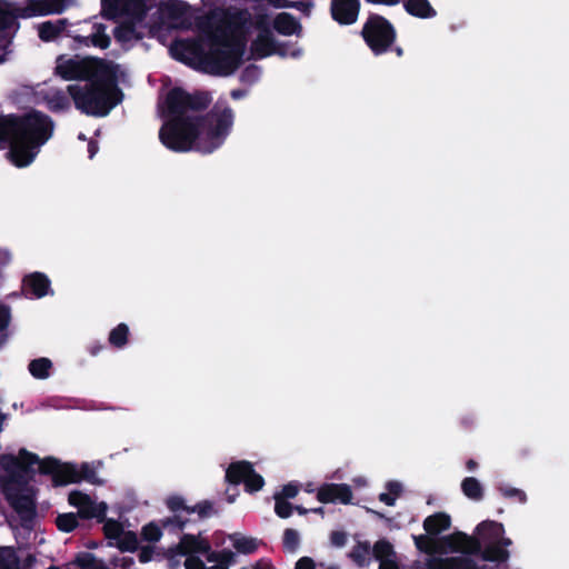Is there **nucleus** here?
Wrapping results in <instances>:
<instances>
[{"instance_id": "obj_1", "label": "nucleus", "mask_w": 569, "mask_h": 569, "mask_svg": "<svg viewBox=\"0 0 569 569\" xmlns=\"http://www.w3.org/2000/svg\"><path fill=\"white\" fill-rule=\"evenodd\" d=\"M211 103L209 92H187L181 87L170 89L164 99V116L168 118L159 130L160 142L174 152L192 149L211 153L220 148L229 136L234 113L226 106H214L200 117L186 116L188 111L206 110Z\"/></svg>"}, {"instance_id": "obj_2", "label": "nucleus", "mask_w": 569, "mask_h": 569, "mask_svg": "<svg viewBox=\"0 0 569 569\" xmlns=\"http://www.w3.org/2000/svg\"><path fill=\"white\" fill-rule=\"evenodd\" d=\"M53 131L51 118L41 111L0 113V149L9 146L8 158L18 168L29 166Z\"/></svg>"}, {"instance_id": "obj_3", "label": "nucleus", "mask_w": 569, "mask_h": 569, "mask_svg": "<svg viewBox=\"0 0 569 569\" xmlns=\"http://www.w3.org/2000/svg\"><path fill=\"white\" fill-rule=\"evenodd\" d=\"M37 462H39V456L26 448H21L18 456L0 455V467L7 472L6 476L0 477L1 491L23 523L32 521L37 513L36 501L29 487L36 473L33 466Z\"/></svg>"}, {"instance_id": "obj_4", "label": "nucleus", "mask_w": 569, "mask_h": 569, "mask_svg": "<svg viewBox=\"0 0 569 569\" xmlns=\"http://www.w3.org/2000/svg\"><path fill=\"white\" fill-rule=\"evenodd\" d=\"M67 92L77 110L92 117H106L123 98L117 84L114 67L107 69V76L93 77L86 84H69Z\"/></svg>"}, {"instance_id": "obj_5", "label": "nucleus", "mask_w": 569, "mask_h": 569, "mask_svg": "<svg viewBox=\"0 0 569 569\" xmlns=\"http://www.w3.org/2000/svg\"><path fill=\"white\" fill-rule=\"evenodd\" d=\"M113 66L111 62L98 57L80 58L74 56L68 58L60 54L56 60L54 73L63 80H82L88 81L93 77L107 76V69Z\"/></svg>"}, {"instance_id": "obj_6", "label": "nucleus", "mask_w": 569, "mask_h": 569, "mask_svg": "<svg viewBox=\"0 0 569 569\" xmlns=\"http://www.w3.org/2000/svg\"><path fill=\"white\" fill-rule=\"evenodd\" d=\"M361 37L372 53L380 56L390 50L396 41L397 31L387 18L370 13L363 23Z\"/></svg>"}, {"instance_id": "obj_7", "label": "nucleus", "mask_w": 569, "mask_h": 569, "mask_svg": "<svg viewBox=\"0 0 569 569\" xmlns=\"http://www.w3.org/2000/svg\"><path fill=\"white\" fill-rule=\"evenodd\" d=\"M223 44H212L200 58L203 70L213 76H230L240 66L243 54L242 47L228 48Z\"/></svg>"}, {"instance_id": "obj_8", "label": "nucleus", "mask_w": 569, "mask_h": 569, "mask_svg": "<svg viewBox=\"0 0 569 569\" xmlns=\"http://www.w3.org/2000/svg\"><path fill=\"white\" fill-rule=\"evenodd\" d=\"M246 12L242 10L226 9L213 12L208 18V38L212 44L228 46L229 34L242 27Z\"/></svg>"}, {"instance_id": "obj_9", "label": "nucleus", "mask_w": 569, "mask_h": 569, "mask_svg": "<svg viewBox=\"0 0 569 569\" xmlns=\"http://www.w3.org/2000/svg\"><path fill=\"white\" fill-rule=\"evenodd\" d=\"M39 473L50 476L53 487H63L70 483H79L78 467L72 462H61L54 457L39 458Z\"/></svg>"}, {"instance_id": "obj_10", "label": "nucleus", "mask_w": 569, "mask_h": 569, "mask_svg": "<svg viewBox=\"0 0 569 569\" xmlns=\"http://www.w3.org/2000/svg\"><path fill=\"white\" fill-rule=\"evenodd\" d=\"M360 0H331L332 19L342 26L353 24L359 16Z\"/></svg>"}, {"instance_id": "obj_11", "label": "nucleus", "mask_w": 569, "mask_h": 569, "mask_svg": "<svg viewBox=\"0 0 569 569\" xmlns=\"http://www.w3.org/2000/svg\"><path fill=\"white\" fill-rule=\"evenodd\" d=\"M317 499L321 503L348 505L352 500V490L347 483H323L317 491Z\"/></svg>"}, {"instance_id": "obj_12", "label": "nucleus", "mask_w": 569, "mask_h": 569, "mask_svg": "<svg viewBox=\"0 0 569 569\" xmlns=\"http://www.w3.org/2000/svg\"><path fill=\"white\" fill-rule=\"evenodd\" d=\"M51 289V281L47 274L34 271L23 277L22 291L26 297L43 298Z\"/></svg>"}, {"instance_id": "obj_13", "label": "nucleus", "mask_w": 569, "mask_h": 569, "mask_svg": "<svg viewBox=\"0 0 569 569\" xmlns=\"http://www.w3.org/2000/svg\"><path fill=\"white\" fill-rule=\"evenodd\" d=\"M176 553L187 556L191 553L206 555L211 550L209 541L192 533H184L180 542L172 549Z\"/></svg>"}, {"instance_id": "obj_14", "label": "nucleus", "mask_w": 569, "mask_h": 569, "mask_svg": "<svg viewBox=\"0 0 569 569\" xmlns=\"http://www.w3.org/2000/svg\"><path fill=\"white\" fill-rule=\"evenodd\" d=\"M101 6L110 14L122 11L134 12L142 17L146 12V0H101Z\"/></svg>"}, {"instance_id": "obj_15", "label": "nucleus", "mask_w": 569, "mask_h": 569, "mask_svg": "<svg viewBox=\"0 0 569 569\" xmlns=\"http://www.w3.org/2000/svg\"><path fill=\"white\" fill-rule=\"evenodd\" d=\"M277 40L270 30L261 31L251 42L250 51L254 59H263L274 54Z\"/></svg>"}, {"instance_id": "obj_16", "label": "nucleus", "mask_w": 569, "mask_h": 569, "mask_svg": "<svg viewBox=\"0 0 569 569\" xmlns=\"http://www.w3.org/2000/svg\"><path fill=\"white\" fill-rule=\"evenodd\" d=\"M476 533L482 540V545L498 542L505 535V527L498 521L483 520L476 527Z\"/></svg>"}, {"instance_id": "obj_17", "label": "nucleus", "mask_w": 569, "mask_h": 569, "mask_svg": "<svg viewBox=\"0 0 569 569\" xmlns=\"http://www.w3.org/2000/svg\"><path fill=\"white\" fill-rule=\"evenodd\" d=\"M273 29L282 36H300L302 26L291 13L281 12L273 19Z\"/></svg>"}, {"instance_id": "obj_18", "label": "nucleus", "mask_w": 569, "mask_h": 569, "mask_svg": "<svg viewBox=\"0 0 569 569\" xmlns=\"http://www.w3.org/2000/svg\"><path fill=\"white\" fill-rule=\"evenodd\" d=\"M29 16L61 13L66 9V0H29Z\"/></svg>"}, {"instance_id": "obj_19", "label": "nucleus", "mask_w": 569, "mask_h": 569, "mask_svg": "<svg viewBox=\"0 0 569 569\" xmlns=\"http://www.w3.org/2000/svg\"><path fill=\"white\" fill-rule=\"evenodd\" d=\"M107 510L108 506L106 502L97 503L89 497V500L78 509L77 516L82 520L96 519L97 522L101 523L106 520Z\"/></svg>"}, {"instance_id": "obj_20", "label": "nucleus", "mask_w": 569, "mask_h": 569, "mask_svg": "<svg viewBox=\"0 0 569 569\" xmlns=\"http://www.w3.org/2000/svg\"><path fill=\"white\" fill-rule=\"evenodd\" d=\"M252 463L247 460L231 462L226 470V481L230 485L238 486L246 483Z\"/></svg>"}, {"instance_id": "obj_21", "label": "nucleus", "mask_w": 569, "mask_h": 569, "mask_svg": "<svg viewBox=\"0 0 569 569\" xmlns=\"http://www.w3.org/2000/svg\"><path fill=\"white\" fill-rule=\"evenodd\" d=\"M69 24L67 19H58L54 21H44L38 27V36L44 42L57 39Z\"/></svg>"}, {"instance_id": "obj_22", "label": "nucleus", "mask_w": 569, "mask_h": 569, "mask_svg": "<svg viewBox=\"0 0 569 569\" xmlns=\"http://www.w3.org/2000/svg\"><path fill=\"white\" fill-rule=\"evenodd\" d=\"M451 526V518L448 513L436 512L423 520V529L429 536H437Z\"/></svg>"}, {"instance_id": "obj_23", "label": "nucleus", "mask_w": 569, "mask_h": 569, "mask_svg": "<svg viewBox=\"0 0 569 569\" xmlns=\"http://www.w3.org/2000/svg\"><path fill=\"white\" fill-rule=\"evenodd\" d=\"M43 101L52 112H64L71 107L69 97L60 89L46 92L43 94Z\"/></svg>"}, {"instance_id": "obj_24", "label": "nucleus", "mask_w": 569, "mask_h": 569, "mask_svg": "<svg viewBox=\"0 0 569 569\" xmlns=\"http://www.w3.org/2000/svg\"><path fill=\"white\" fill-rule=\"evenodd\" d=\"M479 556L485 561L503 563L509 560L510 552L508 549L501 548L498 542H492L483 543Z\"/></svg>"}, {"instance_id": "obj_25", "label": "nucleus", "mask_w": 569, "mask_h": 569, "mask_svg": "<svg viewBox=\"0 0 569 569\" xmlns=\"http://www.w3.org/2000/svg\"><path fill=\"white\" fill-rule=\"evenodd\" d=\"M403 7L410 16L421 19L433 18L437 14L428 0H406Z\"/></svg>"}, {"instance_id": "obj_26", "label": "nucleus", "mask_w": 569, "mask_h": 569, "mask_svg": "<svg viewBox=\"0 0 569 569\" xmlns=\"http://www.w3.org/2000/svg\"><path fill=\"white\" fill-rule=\"evenodd\" d=\"M113 37L118 42L124 43L132 39L140 40L142 36L137 31L136 26L131 21H124L117 26L113 30Z\"/></svg>"}, {"instance_id": "obj_27", "label": "nucleus", "mask_w": 569, "mask_h": 569, "mask_svg": "<svg viewBox=\"0 0 569 569\" xmlns=\"http://www.w3.org/2000/svg\"><path fill=\"white\" fill-rule=\"evenodd\" d=\"M92 29L93 31L89 36H86V39H89L90 46L107 49L110 46L111 40L106 33V24L94 23Z\"/></svg>"}, {"instance_id": "obj_28", "label": "nucleus", "mask_w": 569, "mask_h": 569, "mask_svg": "<svg viewBox=\"0 0 569 569\" xmlns=\"http://www.w3.org/2000/svg\"><path fill=\"white\" fill-rule=\"evenodd\" d=\"M52 362L49 358H37L29 362L28 369L31 376L36 379H47L50 376Z\"/></svg>"}, {"instance_id": "obj_29", "label": "nucleus", "mask_w": 569, "mask_h": 569, "mask_svg": "<svg viewBox=\"0 0 569 569\" xmlns=\"http://www.w3.org/2000/svg\"><path fill=\"white\" fill-rule=\"evenodd\" d=\"M461 490L471 500L479 501L483 498V488L475 477L465 478L461 482Z\"/></svg>"}, {"instance_id": "obj_30", "label": "nucleus", "mask_w": 569, "mask_h": 569, "mask_svg": "<svg viewBox=\"0 0 569 569\" xmlns=\"http://www.w3.org/2000/svg\"><path fill=\"white\" fill-rule=\"evenodd\" d=\"M371 546L368 541H359L349 552L351 560L359 567L369 565Z\"/></svg>"}, {"instance_id": "obj_31", "label": "nucleus", "mask_w": 569, "mask_h": 569, "mask_svg": "<svg viewBox=\"0 0 569 569\" xmlns=\"http://www.w3.org/2000/svg\"><path fill=\"white\" fill-rule=\"evenodd\" d=\"M17 13L7 1L0 0V31L18 27Z\"/></svg>"}, {"instance_id": "obj_32", "label": "nucleus", "mask_w": 569, "mask_h": 569, "mask_svg": "<svg viewBox=\"0 0 569 569\" xmlns=\"http://www.w3.org/2000/svg\"><path fill=\"white\" fill-rule=\"evenodd\" d=\"M129 333V327L121 322L110 331L108 341L112 347L121 349L128 343Z\"/></svg>"}, {"instance_id": "obj_33", "label": "nucleus", "mask_w": 569, "mask_h": 569, "mask_svg": "<svg viewBox=\"0 0 569 569\" xmlns=\"http://www.w3.org/2000/svg\"><path fill=\"white\" fill-rule=\"evenodd\" d=\"M372 556L379 562L381 560H387L396 557V552L391 542L387 539H380L376 541L373 547L371 548Z\"/></svg>"}, {"instance_id": "obj_34", "label": "nucleus", "mask_w": 569, "mask_h": 569, "mask_svg": "<svg viewBox=\"0 0 569 569\" xmlns=\"http://www.w3.org/2000/svg\"><path fill=\"white\" fill-rule=\"evenodd\" d=\"M56 526L60 531L69 533L80 526L79 518L74 512L60 513L56 518Z\"/></svg>"}, {"instance_id": "obj_35", "label": "nucleus", "mask_w": 569, "mask_h": 569, "mask_svg": "<svg viewBox=\"0 0 569 569\" xmlns=\"http://www.w3.org/2000/svg\"><path fill=\"white\" fill-rule=\"evenodd\" d=\"M11 322V308L0 302V348L7 342L9 338V326Z\"/></svg>"}, {"instance_id": "obj_36", "label": "nucleus", "mask_w": 569, "mask_h": 569, "mask_svg": "<svg viewBox=\"0 0 569 569\" xmlns=\"http://www.w3.org/2000/svg\"><path fill=\"white\" fill-rule=\"evenodd\" d=\"M138 537L133 531H124L117 540V548L121 552H134L138 549Z\"/></svg>"}, {"instance_id": "obj_37", "label": "nucleus", "mask_w": 569, "mask_h": 569, "mask_svg": "<svg viewBox=\"0 0 569 569\" xmlns=\"http://www.w3.org/2000/svg\"><path fill=\"white\" fill-rule=\"evenodd\" d=\"M0 569H20V560L12 548H0Z\"/></svg>"}, {"instance_id": "obj_38", "label": "nucleus", "mask_w": 569, "mask_h": 569, "mask_svg": "<svg viewBox=\"0 0 569 569\" xmlns=\"http://www.w3.org/2000/svg\"><path fill=\"white\" fill-rule=\"evenodd\" d=\"M457 537L465 541L462 550H461L462 553L473 555V556L480 555L481 548H482V540L480 539V537L478 535L476 537V536H468L466 533V535H461V536H457Z\"/></svg>"}, {"instance_id": "obj_39", "label": "nucleus", "mask_w": 569, "mask_h": 569, "mask_svg": "<svg viewBox=\"0 0 569 569\" xmlns=\"http://www.w3.org/2000/svg\"><path fill=\"white\" fill-rule=\"evenodd\" d=\"M233 540V548L243 555H250L253 553L257 548L258 543L254 538H248V537H232Z\"/></svg>"}, {"instance_id": "obj_40", "label": "nucleus", "mask_w": 569, "mask_h": 569, "mask_svg": "<svg viewBox=\"0 0 569 569\" xmlns=\"http://www.w3.org/2000/svg\"><path fill=\"white\" fill-rule=\"evenodd\" d=\"M190 513H197L199 519H207L213 515H217L218 511L214 509L213 502L210 500H201L194 506H191L189 509Z\"/></svg>"}, {"instance_id": "obj_41", "label": "nucleus", "mask_w": 569, "mask_h": 569, "mask_svg": "<svg viewBox=\"0 0 569 569\" xmlns=\"http://www.w3.org/2000/svg\"><path fill=\"white\" fill-rule=\"evenodd\" d=\"M283 549L288 552H296L300 546V536L296 529L287 528L282 537Z\"/></svg>"}, {"instance_id": "obj_42", "label": "nucleus", "mask_w": 569, "mask_h": 569, "mask_svg": "<svg viewBox=\"0 0 569 569\" xmlns=\"http://www.w3.org/2000/svg\"><path fill=\"white\" fill-rule=\"evenodd\" d=\"M101 523H103V535L107 539L118 540L123 533V527L118 520L106 518Z\"/></svg>"}, {"instance_id": "obj_43", "label": "nucleus", "mask_w": 569, "mask_h": 569, "mask_svg": "<svg viewBox=\"0 0 569 569\" xmlns=\"http://www.w3.org/2000/svg\"><path fill=\"white\" fill-rule=\"evenodd\" d=\"M78 478L79 482L84 480L91 485H101L102 481L98 478L96 469L90 466L88 462H83L80 468H78Z\"/></svg>"}, {"instance_id": "obj_44", "label": "nucleus", "mask_w": 569, "mask_h": 569, "mask_svg": "<svg viewBox=\"0 0 569 569\" xmlns=\"http://www.w3.org/2000/svg\"><path fill=\"white\" fill-rule=\"evenodd\" d=\"M263 486H264L263 477L261 475H259L252 466L251 471L249 472V476L244 483L246 491L249 493H254V492L261 490Z\"/></svg>"}, {"instance_id": "obj_45", "label": "nucleus", "mask_w": 569, "mask_h": 569, "mask_svg": "<svg viewBox=\"0 0 569 569\" xmlns=\"http://www.w3.org/2000/svg\"><path fill=\"white\" fill-rule=\"evenodd\" d=\"M166 506L173 513H178L179 511H184L189 515V509L191 508V506H188L186 503L184 498L179 495L169 496L166 499Z\"/></svg>"}, {"instance_id": "obj_46", "label": "nucleus", "mask_w": 569, "mask_h": 569, "mask_svg": "<svg viewBox=\"0 0 569 569\" xmlns=\"http://www.w3.org/2000/svg\"><path fill=\"white\" fill-rule=\"evenodd\" d=\"M162 531L154 522H149L142 527L141 537L144 541L157 542L160 540Z\"/></svg>"}, {"instance_id": "obj_47", "label": "nucleus", "mask_w": 569, "mask_h": 569, "mask_svg": "<svg viewBox=\"0 0 569 569\" xmlns=\"http://www.w3.org/2000/svg\"><path fill=\"white\" fill-rule=\"evenodd\" d=\"M274 499V512L281 519L289 518L293 512V505L288 500L281 499L279 497H273Z\"/></svg>"}, {"instance_id": "obj_48", "label": "nucleus", "mask_w": 569, "mask_h": 569, "mask_svg": "<svg viewBox=\"0 0 569 569\" xmlns=\"http://www.w3.org/2000/svg\"><path fill=\"white\" fill-rule=\"evenodd\" d=\"M466 535L465 532L457 531L451 535L445 536L441 540L442 543L452 552H461L463 547V540L457 536Z\"/></svg>"}, {"instance_id": "obj_49", "label": "nucleus", "mask_w": 569, "mask_h": 569, "mask_svg": "<svg viewBox=\"0 0 569 569\" xmlns=\"http://www.w3.org/2000/svg\"><path fill=\"white\" fill-rule=\"evenodd\" d=\"M415 545L419 551L427 555H432L436 552L435 541L427 535L415 537Z\"/></svg>"}, {"instance_id": "obj_50", "label": "nucleus", "mask_w": 569, "mask_h": 569, "mask_svg": "<svg viewBox=\"0 0 569 569\" xmlns=\"http://www.w3.org/2000/svg\"><path fill=\"white\" fill-rule=\"evenodd\" d=\"M498 490L505 498L517 499L520 503H525L527 501V495L521 489L508 486H500Z\"/></svg>"}, {"instance_id": "obj_51", "label": "nucleus", "mask_w": 569, "mask_h": 569, "mask_svg": "<svg viewBox=\"0 0 569 569\" xmlns=\"http://www.w3.org/2000/svg\"><path fill=\"white\" fill-rule=\"evenodd\" d=\"M189 522H190V519L183 518L179 513H174L171 517H167L161 521L162 527H164V528L173 527L178 530H183Z\"/></svg>"}, {"instance_id": "obj_52", "label": "nucleus", "mask_w": 569, "mask_h": 569, "mask_svg": "<svg viewBox=\"0 0 569 569\" xmlns=\"http://www.w3.org/2000/svg\"><path fill=\"white\" fill-rule=\"evenodd\" d=\"M451 569H479L481 566L469 557H456L450 560Z\"/></svg>"}, {"instance_id": "obj_53", "label": "nucleus", "mask_w": 569, "mask_h": 569, "mask_svg": "<svg viewBox=\"0 0 569 569\" xmlns=\"http://www.w3.org/2000/svg\"><path fill=\"white\" fill-rule=\"evenodd\" d=\"M89 497L90 496L84 492H81L79 490H72L68 496V502L72 507L79 509L82 507V505H84L87 500H89Z\"/></svg>"}, {"instance_id": "obj_54", "label": "nucleus", "mask_w": 569, "mask_h": 569, "mask_svg": "<svg viewBox=\"0 0 569 569\" xmlns=\"http://www.w3.org/2000/svg\"><path fill=\"white\" fill-rule=\"evenodd\" d=\"M299 492V486L292 482H289L282 487L281 492L276 493V497L288 500L295 498Z\"/></svg>"}, {"instance_id": "obj_55", "label": "nucleus", "mask_w": 569, "mask_h": 569, "mask_svg": "<svg viewBox=\"0 0 569 569\" xmlns=\"http://www.w3.org/2000/svg\"><path fill=\"white\" fill-rule=\"evenodd\" d=\"M348 540V536L345 531L341 530H335L330 533V542L332 546L337 548H341L346 546Z\"/></svg>"}, {"instance_id": "obj_56", "label": "nucleus", "mask_w": 569, "mask_h": 569, "mask_svg": "<svg viewBox=\"0 0 569 569\" xmlns=\"http://www.w3.org/2000/svg\"><path fill=\"white\" fill-rule=\"evenodd\" d=\"M260 70L257 66L250 64L244 68L241 74L243 81H254L259 78Z\"/></svg>"}, {"instance_id": "obj_57", "label": "nucleus", "mask_w": 569, "mask_h": 569, "mask_svg": "<svg viewBox=\"0 0 569 569\" xmlns=\"http://www.w3.org/2000/svg\"><path fill=\"white\" fill-rule=\"evenodd\" d=\"M77 563L82 569L93 568L98 562L93 555L84 553L82 557L77 558Z\"/></svg>"}, {"instance_id": "obj_58", "label": "nucleus", "mask_w": 569, "mask_h": 569, "mask_svg": "<svg viewBox=\"0 0 569 569\" xmlns=\"http://www.w3.org/2000/svg\"><path fill=\"white\" fill-rule=\"evenodd\" d=\"M186 569H206L203 561L199 557L189 556L184 561Z\"/></svg>"}, {"instance_id": "obj_59", "label": "nucleus", "mask_w": 569, "mask_h": 569, "mask_svg": "<svg viewBox=\"0 0 569 569\" xmlns=\"http://www.w3.org/2000/svg\"><path fill=\"white\" fill-rule=\"evenodd\" d=\"M152 556H153V547L144 546L140 549L138 559L141 563H147V562L151 561Z\"/></svg>"}, {"instance_id": "obj_60", "label": "nucleus", "mask_w": 569, "mask_h": 569, "mask_svg": "<svg viewBox=\"0 0 569 569\" xmlns=\"http://www.w3.org/2000/svg\"><path fill=\"white\" fill-rule=\"evenodd\" d=\"M386 489L389 495L397 499L402 492V485L398 481H388Z\"/></svg>"}, {"instance_id": "obj_61", "label": "nucleus", "mask_w": 569, "mask_h": 569, "mask_svg": "<svg viewBox=\"0 0 569 569\" xmlns=\"http://www.w3.org/2000/svg\"><path fill=\"white\" fill-rule=\"evenodd\" d=\"M218 562L220 563L219 566L224 565L227 567L233 560V552L229 549L218 551Z\"/></svg>"}, {"instance_id": "obj_62", "label": "nucleus", "mask_w": 569, "mask_h": 569, "mask_svg": "<svg viewBox=\"0 0 569 569\" xmlns=\"http://www.w3.org/2000/svg\"><path fill=\"white\" fill-rule=\"evenodd\" d=\"M295 569H316V563L310 557H301L297 562Z\"/></svg>"}, {"instance_id": "obj_63", "label": "nucleus", "mask_w": 569, "mask_h": 569, "mask_svg": "<svg viewBox=\"0 0 569 569\" xmlns=\"http://www.w3.org/2000/svg\"><path fill=\"white\" fill-rule=\"evenodd\" d=\"M289 44L286 42H278L274 46V54H278L280 57H287L289 54Z\"/></svg>"}, {"instance_id": "obj_64", "label": "nucleus", "mask_w": 569, "mask_h": 569, "mask_svg": "<svg viewBox=\"0 0 569 569\" xmlns=\"http://www.w3.org/2000/svg\"><path fill=\"white\" fill-rule=\"evenodd\" d=\"M379 569H400L398 562L395 560V558L381 560L379 562Z\"/></svg>"}]
</instances>
